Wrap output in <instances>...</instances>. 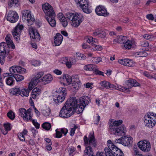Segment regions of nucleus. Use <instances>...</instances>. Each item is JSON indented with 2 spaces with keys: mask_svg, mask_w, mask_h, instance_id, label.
Masks as SVG:
<instances>
[{
  "mask_svg": "<svg viewBox=\"0 0 156 156\" xmlns=\"http://www.w3.org/2000/svg\"><path fill=\"white\" fill-rule=\"evenodd\" d=\"M11 74L17 82L21 81L24 79V76L21 75L14 73Z\"/></svg>",
  "mask_w": 156,
  "mask_h": 156,
  "instance_id": "72a5a7b5",
  "label": "nucleus"
},
{
  "mask_svg": "<svg viewBox=\"0 0 156 156\" xmlns=\"http://www.w3.org/2000/svg\"><path fill=\"white\" fill-rule=\"evenodd\" d=\"M13 77L11 74L9 77L6 79V84L9 86H12L14 85V80L13 78Z\"/></svg>",
  "mask_w": 156,
  "mask_h": 156,
  "instance_id": "473e14b6",
  "label": "nucleus"
},
{
  "mask_svg": "<svg viewBox=\"0 0 156 156\" xmlns=\"http://www.w3.org/2000/svg\"><path fill=\"white\" fill-rule=\"evenodd\" d=\"M137 145L139 149L144 152H148L151 150V144L148 141L141 140L138 142Z\"/></svg>",
  "mask_w": 156,
  "mask_h": 156,
  "instance_id": "f8f14e48",
  "label": "nucleus"
},
{
  "mask_svg": "<svg viewBox=\"0 0 156 156\" xmlns=\"http://www.w3.org/2000/svg\"><path fill=\"white\" fill-rule=\"evenodd\" d=\"M66 89L65 88H59L58 92L53 95V99L56 104L61 103L64 100L66 95Z\"/></svg>",
  "mask_w": 156,
  "mask_h": 156,
  "instance_id": "39448f33",
  "label": "nucleus"
},
{
  "mask_svg": "<svg viewBox=\"0 0 156 156\" xmlns=\"http://www.w3.org/2000/svg\"><path fill=\"white\" fill-rule=\"evenodd\" d=\"M62 62L66 64L68 68L71 67L72 66L76 63V60L74 58L69 57H64L61 59Z\"/></svg>",
  "mask_w": 156,
  "mask_h": 156,
  "instance_id": "f3484780",
  "label": "nucleus"
},
{
  "mask_svg": "<svg viewBox=\"0 0 156 156\" xmlns=\"http://www.w3.org/2000/svg\"><path fill=\"white\" fill-rule=\"evenodd\" d=\"M71 78L72 79V84L73 87V88H75L79 87L81 84V83L79 79L78 75H73Z\"/></svg>",
  "mask_w": 156,
  "mask_h": 156,
  "instance_id": "412c9836",
  "label": "nucleus"
},
{
  "mask_svg": "<svg viewBox=\"0 0 156 156\" xmlns=\"http://www.w3.org/2000/svg\"><path fill=\"white\" fill-rule=\"evenodd\" d=\"M122 144L124 146H126L131 144L133 141V139L131 137H128L126 136L122 137Z\"/></svg>",
  "mask_w": 156,
  "mask_h": 156,
  "instance_id": "cd10ccee",
  "label": "nucleus"
},
{
  "mask_svg": "<svg viewBox=\"0 0 156 156\" xmlns=\"http://www.w3.org/2000/svg\"><path fill=\"white\" fill-rule=\"evenodd\" d=\"M144 76L149 79H152L153 78L152 76L150 75L147 72H145L144 73Z\"/></svg>",
  "mask_w": 156,
  "mask_h": 156,
  "instance_id": "0e129e2a",
  "label": "nucleus"
},
{
  "mask_svg": "<svg viewBox=\"0 0 156 156\" xmlns=\"http://www.w3.org/2000/svg\"><path fill=\"white\" fill-rule=\"evenodd\" d=\"M20 0H10L8 2V5L10 7L16 6L17 7L19 5Z\"/></svg>",
  "mask_w": 156,
  "mask_h": 156,
  "instance_id": "c9c22d12",
  "label": "nucleus"
},
{
  "mask_svg": "<svg viewBox=\"0 0 156 156\" xmlns=\"http://www.w3.org/2000/svg\"><path fill=\"white\" fill-rule=\"evenodd\" d=\"M18 136L20 141H25V139L24 137V135H23L22 133H19L18 135Z\"/></svg>",
  "mask_w": 156,
  "mask_h": 156,
  "instance_id": "13d9d810",
  "label": "nucleus"
},
{
  "mask_svg": "<svg viewBox=\"0 0 156 156\" xmlns=\"http://www.w3.org/2000/svg\"><path fill=\"white\" fill-rule=\"evenodd\" d=\"M125 48L128 49H130L133 45V42L132 41L128 40L127 39V41L124 44Z\"/></svg>",
  "mask_w": 156,
  "mask_h": 156,
  "instance_id": "58836bf2",
  "label": "nucleus"
},
{
  "mask_svg": "<svg viewBox=\"0 0 156 156\" xmlns=\"http://www.w3.org/2000/svg\"><path fill=\"white\" fill-rule=\"evenodd\" d=\"M41 88L36 87L34 88L32 90L31 93V97L30 98V102H33V101L32 98L34 99H36L38 98L39 95L41 94Z\"/></svg>",
  "mask_w": 156,
  "mask_h": 156,
  "instance_id": "aec40b11",
  "label": "nucleus"
},
{
  "mask_svg": "<svg viewBox=\"0 0 156 156\" xmlns=\"http://www.w3.org/2000/svg\"><path fill=\"white\" fill-rule=\"evenodd\" d=\"M6 53L0 52V63L1 65H3L5 62V55Z\"/></svg>",
  "mask_w": 156,
  "mask_h": 156,
  "instance_id": "ea45409f",
  "label": "nucleus"
},
{
  "mask_svg": "<svg viewBox=\"0 0 156 156\" xmlns=\"http://www.w3.org/2000/svg\"><path fill=\"white\" fill-rule=\"evenodd\" d=\"M53 72L54 73L58 75H61L62 73V71L58 69H55L53 70Z\"/></svg>",
  "mask_w": 156,
  "mask_h": 156,
  "instance_id": "774afa93",
  "label": "nucleus"
},
{
  "mask_svg": "<svg viewBox=\"0 0 156 156\" xmlns=\"http://www.w3.org/2000/svg\"><path fill=\"white\" fill-rule=\"evenodd\" d=\"M127 38L126 36H120L119 38L117 39H115L114 40V42H117L119 43H123L127 41Z\"/></svg>",
  "mask_w": 156,
  "mask_h": 156,
  "instance_id": "7c9ffc66",
  "label": "nucleus"
},
{
  "mask_svg": "<svg viewBox=\"0 0 156 156\" xmlns=\"http://www.w3.org/2000/svg\"><path fill=\"white\" fill-rule=\"evenodd\" d=\"M109 84L110 83L109 82L105 80L101 81L99 83V84L101 86L106 89H108Z\"/></svg>",
  "mask_w": 156,
  "mask_h": 156,
  "instance_id": "79ce46f5",
  "label": "nucleus"
},
{
  "mask_svg": "<svg viewBox=\"0 0 156 156\" xmlns=\"http://www.w3.org/2000/svg\"><path fill=\"white\" fill-rule=\"evenodd\" d=\"M26 70L20 66H14L9 69V71L11 73H16L23 74L26 73Z\"/></svg>",
  "mask_w": 156,
  "mask_h": 156,
  "instance_id": "6ab92c4d",
  "label": "nucleus"
},
{
  "mask_svg": "<svg viewBox=\"0 0 156 156\" xmlns=\"http://www.w3.org/2000/svg\"><path fill=\"white\" fill-rule=\"evenodd\" d=\"M58 129H57L56 130V137L57 138H60L62 136V134L60 130H57Z\"/></svg>",
  "mask_w": 156,
  "mask_h": 156,
  "instance_id": "4d7b16f0",
  "label": "nucleus"
},
{
  "mask_svg": "<svg viewBox=\"0 0 156 156\" xmlns=\"http://www.w3.org/2000/svg\"><path fill=\"white\" fill-rule=\"evenodd\" d=\"M19 16L18 14L15 11L10 10L7 16V20L10 23H14L18 20Z\"/></svg>",
  "mask_w": 156,
  "mask_h": 156,
  "instance_id": "dca6fc26",
  "label": "nucleus"
},
{
  "mask_svg": "<svg viewBox=\"0 0 156 156\" xmlns=\"http://www.w3.org/2000/svg\"><path fill=\"white\" fill-rule=\"evenodd\" d=\"M11 124L10 123H7L4 124V126L5 129L7 130H10L11 129L10 128Z\"/></svg>",
  "mask_w": 156,
  "mask_h": 156,
  "instance_id": "052dcab7",
  "label": "nucleus"
},
{
  "mask_svg": "<svg viewBox=\"0 0 156 156\" xmlns=\"http://www.w3.org/2000/svg\"><path fill=\"white\" fill-rule=\"evenodd\" d=\"M6 44L2 42L0 43V52H5L6 53V50L5 47V45L4 44Z\"/></svg>",
  "mask_w": 156,
  "mask_h": 156,
  "instance_id": "8fccbe9b",
  "label": "nucleus"
},
{
  "mask_svg": "<svg viewBox=\"0 0 156 156\" xmlns=\"http://www.w3.org/2000/svg\"><path fill=\"white\" fill-rule=\"evenodd\" d=\"M87 42L91 45V48L93 50L101 51L102 49V47L99 45H97V40L95 38H94L91 36L88 37H87Z\"/></svg>",
  "mask_w": 156,
  "mask_h": 156,
  "instance_id": "2eb2a0df",
  "label": "nucleus"
},
{
  "mask_svg": "<svg viewBox=\"0 0 156 156\" xmlns=\"http://www.w3.org/2000/svg\"><path fill=\"white\" fill-rule=\"evenodd\" d=\"M92 61L94 63H98L102 61V59L99 57H95L93 58Z\"/></svg>",
  "mask_w": 156,
  "mask_h": 156,
  "instance_id": "3c124183",
  "label": "nucleus"
},
{
  "mask_svg": "<svg viewBox=\"0 0 156 156\" xmlns=\"http://www.w3.org/2000/svg\"><path fill=\"white\" fill-rule=\"evenodd\" d=\"M22 20L23 21H27L28 26H30L34 23L35 19L29 10H25L22 12Z\"/></svg>",
  "mask_w": 156,
  "mask_h": 156,
  "instance_id": "9d476101",
  "label": "nucleus"
},
{
  "mask_svg": "<svg viewBox=\"0 0 156 156\" xmlns=\"http://www.w3.org/2000/svg\"><path fill=\"white\" fill-rule=\"evenodd\" d=\"M122 123V120L114 121L113 119H110L109 122V131L110 133L119 136L125 135L126 132L125 126L122 125L118 127Z\"/></svg>",
  "mask_w": 156,
  "mask_h": 156,
  "instance_id": "f03ea898",
  "label": "nucleus"
},
{
  "mask_svg": "<svg viewBox=\"0 0 156 156\" xmlns=\"http://www.w3.org/2000/svg\"><path fill=\"white\" fill-rule=\"evenodd\" d=\"M107 144L108 147L105 148L104 150L107 156H124L122 151L115 145L111 140H108Z\"/></svg>",
  "mask_w": 156,
  "mask_h": 156,
  "instance_id": "20e7f679",
  "label": "nucleus"
},
{
  "mask_svg": "<svg viewBox=\"0 0 156 156\" xmlns=\"http://www.w3.org/2000/svg\"><path fill=\"white\" fill-rule=\"evenodd\" d=\"M78 102L76 97H72L68 99L65 103V104L69 106V107L72 108L73 112H75V110L78 112L79 110V104H78Z\"/></svg>",
  "mask_w": 156,
  "mask_h": 156,
  "instance_id": "ddd939ff",
  "label": "nucleus"
},
{
  "mask_svg": "<svg viewBox=\"0 0 156 156\" xmlns=\"http://www.w3.org/2000/svg\"><path fill=\"white\" fill-rule=\"evenodd\" d=\"M84 69L87 71H94L96 70V67L95 65L93 64H88L84 66Z\"/></svg>",
  "mask_w": 156,
  "mask_h": 156,
  "instance_id": "2f4dec72",
  "label": "nucleus"
},
{
  "mask_svg": "<svg viewBox=\"0 0 156 156\" xmlns=\"http://www.w3.org/2000/svg\"><path fill=\"white\" fill-rule=\"evenodd\" d=\"M78 7L82 9L83 11L86 13H90L92 12L90 7H89L87 0H75Z\"/></svg>",
  "mask_w": 156,
  "mask_h": 156,
  "instance_id": "6e6552de",
  "label": "nucleus"
},
{
  "mask_svg": "<svg viewBox=\"0 0 156 156\" xmlns=\"http://www.w3.org/2000/svg\"><path fill=\"white\" fill-rule=\"evenodd\" d=\"M141 46L144 47H146L149 46V43L147 41L142 42L141 44Z\"/></svg>",
  "mask_w": 156,
  "mask_h": 156,
  "instance_id": "338daca9",
  "label": "nucleus"
},
{
  "mask_svg": "<svg viewBox=\"0 0 156 156\" xmlns=\"http://www.w3.org/2000/svg\"><path fill=\"white\" fill-rule=\"evenodd\" d=\"M65 80L68 84H70L72 82V79L69 75L67 74L65 76Z\"/></svg>",
  "mask_w": 156,
  "mask_h": 156,
  "instance_id": "603ef678",
  "label": "nucleus"
},
{
  "mask_svg": "<svg viewBox=\"0 0 156 156\" xmlns=\"http://www.w3.org/2000/svg\"><path fill=\"white\" fill-rule=\"evenodd\" d=\"M77 128V126L76 125H75L73 127V128H71V130L70 131V135L71 136H73L74 134L75 133V132Z\"/></svg>",
  "mask_w": 156,
  "mask_h": 156,
  "instance_id": "6e6d98bb",
  "label": "nucleus"
},
{
  "mask_svg": "<svg viewBox=\"0 0 156 156\" xmlns=\"http://www.w3.org/2000/svg\"><path fill=\"white\" fill-rule=\"evenodd\" d=\"M93 34L94 36H97L101 38H103L106 36L105 32L101 30H96L94 32Z\"/></svg>",
  "mask_w": 156,
  "mask_h": 156,
  "instance_id": "c756f323",
  "label": "nucleus"
},
{
  "mask_svg": "<svg viewBox=\"0 0 156 156\" xmlns=\"http://www.w3.org/2000/svg\"><path fill=\"white\" fill-rule=\"evenodd\" d=\"M19 115L23 119L26 121L31 120L32 118V116L30 115L28 116V113L27 111L25 108H21L19 109Z\"/></svg>",
  "mask_w": 156,
  "mask_h": 156,
  "instance_id": "4be33fe9",
  "label": "nucleus"
},
{
  "mask_svg": "<svg viewBox=\"0 0 156 156\" xmlns=\"http://www.w3.org/2000/svg\"><path fill=\"white\" fill-rule=\"evenodd\" d=\"M10 34L7 35L5 38L6 41L8 46L9 48L14 49L15 47V45L12 40L10 38Z\"/></svg>",
  "mask_w": 156,
  "mask_h": 156,
  "instance_id": "c85d7f7f",
  "label": "nucleus"
},
{
  "mask_svg": "<svg viewBox=\"0 0 156 156\" xmlns=\"http://www.w3.org/2000/svg\"><path fill=\"white\" fill-rule=\"evenodd\" d=\"M43 74V72H39L36 75L34 78V80L37 83H41V80L42 79V78H41Z\"/></svg>",
  "mask_w": 156,
  "mask_h": 156,
  "instance_id": "4c0bfd02",
  "label": "nucleus"
},
{
  "mask_svg": "<svg viewBox=\"0 0 156 156\" xmlns=\"http://www.w3.org/2000/svg\"><path fill=\"white\" fill-rule=\"evenodd\" d=\"M32 65L35 66H37L40 65V62L38 61L34 60L31 62Z\"/></svg>",
  "mask_w": 156,
  "mask_h": 156,
  "instance_id": "680f3d73",
  "label": "nucleus"
},
{
  "mask_svg": "<svg viewBox=\"0 0 156 156\" xmlns=\"http://www.w3.org/2000/svg\"><path fill=\"white\" fill-rule=\"evenodd\" d=\"M57 17L64 27L68 25V22L66 17L62 13H59L57 15Z\"/></svg>",
  "mask_w": 156,
  "mask_h": 156,
  "instance_id": "a878e982",
  "label": "nucleus"
},
{
  "mask_svg": "<svg viewBox=\"0 0 156 156\" xmlns=\"http://www.w3.org/2000/svg\"><path fill=\"white\" fill-rule=\"evenodd\" d=\"M59 130L61 132L62 134H64V136H66L68 132V130L64 128L59 129Z\"/></svg>",
  "mask_w": 156,
  "mask_h": 156,
  "instance_id": "bf43d9fd",
  "label": "nucleus"
},
{
  "mask_svg": "<svg viewBox=\"0 0 156 156\" xmlns=\"http://www.w3.org/2000/svg\"><path fill=\"white\" fill-rule=\"evenodd\" d=\"M128 59H119V63L124 66H126L127 62L128 61Z\"/></svg>",
  "mask_w": 156,
  "mask_h": 156,
  "instance_id": "864d4df0",
  "label": "nucleus"
},
{
  "mask_svg": "<svg viewBox=\"0 0 156 156\" xmlns=\"http://www.w3.org/2000/svg\"><path fill=\"white\" fill-rule=\"evenodd\" d=\"M144 38L147 40L151 41L153 38V36L148 34H144L143 36Z\"/></svg>",
  "mask_w": 156,
  "mask_h": 156,
  "instance_id": "5fc2aeb1",
  "label": "nucleus"
},
{
  "mask_svg": "<svg viewBox=\"0 0 156 156\" xmlns=\"http://www.w3.org/2000/svg\"><path fill=\"white\" fill-rule=\"evenodd\" d=\"M76 150L75 147H70L69 148L68 152L69 155L70 156H73L74 154V153L75 152Z\"/></svg>",
  "mask_w": 156,
  "mask_h": 156,
  "instance_id": "a18cd8bd",
  "label": "nucleus"
},
{
  "mask_svg": "<svg viewBox=\"0 0 156 156\" xmlns=\"http://www.w3.org/2000/svg\"><path fill=\"white\" fill-rule=\"evenodd\" d=\"M74 20H78L77 23L75 22H74V27H77L80 25L83 20V16L80 13H75Z\"/></svg>",
  "mask_w": 156,
  "mask_h": 156,
  "instance_id": "b1692460",
  "label": "nucleus"
},
{
  "mask_svg": "<svg viewBox=\"0 0 156 156\" xmlns=\"http://www.w3.org/2000/svg\"><path fill=\"white\" fill-rule=\"evenodd\" d=\"M144 118V122L146 123L145 126L150 128L154 127L156 123V114L153 112H148Z\"/></svg>",
  "mask_w": 156,
  "mask_h": 156,
  "instance_id": "0eeeda50",
  "label": "nucleus"
},
{
  "mask_svg": "<svg viewBox=\"0 0 156 156\" xmlns=\"http://www.w3.org/2000/svg\"><path fill=\"white\" fill-rule=\"evenodd\" d=\"M63 40V36L60 33H57L54 37V43L55 46L61 44Z\"/></svg>",
  "mask_w": 156,
  "mask_h": 156,
  "instance_id": "bb28decb",
  "label": "nucleus"
},
{
  "mask_svg": "<svg viewBox=\"0 0 156 156\" xmlns=\"http://www.w3.org/2000/svg\"><path fill=\"white\" fill-rule=\"evenodd\" d=\"M43 10L45 14V17L51 26L54 27L56 25L55 19V14L52 7L48 3H46L42 5Z\"/></svg>",
  "mask_w": 156,
  "mask_h": 156,
  "instance_id": "7ed1b4c3",
  "label": "nucleus"
},
{
  "mask_svg": "<svg viewBox=\"0 0 156 156\" xmlns=\"http://www.w3.org/2000/svg\"><path fill=\"white\" fill-rule=\"evenodd\" d=\"M8 117L10 119L13 120L14 119L15 116L14 113L12 111H10L7 114Z\"/></svg>",
  "mask_w": 156,
  "mask_h": 156,
  "instance_id": "c03bdc74",
  "label": "nucleus"
},
{
  "mask_svg": "<svg viewBox=\"0 0 156 156\" xmlns=\"http://www.w3.org/2000/svg\"><path fill=\"white\" fill-rule=\"evenodd\" d=\"M44 115L45 116H49L50 114V110H48L47 111L46 110H44L43 111V112Z\"/></svg>",
  "mask_w": 156,
  "mask_h": 156,
  "instance_id": "69168bd1",
  "label": "nucleus"
},
{
  "mask_svg": "<svg viewBox=\"0 0 156 156\" xmlns=\"http://www.w3.org/2000/svg\"><path fill=\"white\" fill-rule=\"evenodd\" d=\"M80 104L79 106V113L82 112L86 106L88 105L90 101L89 97L87 96H84L80 98Z\"/></svg>",
  "mask_w": 156,
  "mask_h": 156,
  "instance_id": "9b49d317",
  "label": "nucleus"
},
{
  "mask_svg": "<svg viewBox=\"0 0 156 156\" xmlns=\"http://www.w3.org/2000/svg\"><path fill=\"white\" fill-rule=\"evenodd\" d=\"M43 128L46 130H49L51 127V124L49 122H45L43 123L42 125Z\"/></svg>",
  "mask_w": 156,
  "mask_h": 156,
  "instance_id": "37998d69",
  "label": "nucleus"
},
{
  "mask_svg": "<svg viewBox=\"0 0 156 156\" xmlns=\"http://www.w3.org/2000/svg\"><path fill=\"white\" fill-rule=\"evenodd\" d=\"M83 140L84 145L86 147L83 156H94V149L97 144L94 133H90L88 137L85 136Z\"/></svg>",
  "mask_w": 156,
  "mask_h": 156,
  "instance_id": "f257e3e1",
  "label": "nucleus"
},
{
  "mask_svg": "<svg viewBox=\"0 0 156 156\" xmlns=\"http://www.w3.org/2000/svg\"><path fill=\"white\" fill-rule=\"evenodd\" d=\"M137 55L140 57H146L147 55V53L146 51H142L136 53Z\"/></svg>",
  "mask_w": 156,
  "mask_h": 156,
  "instance_id": "09e8293b",
  "label": "nucleus"
},
{
  "mask_svg": "<svg viewBox=\"0 0 156 156\" xmlns=\"http://www.w3.org/2000/svg\"><path fill=\"white\" fill-rule=\"evenodd\" d=\"M95 12L98 16H107L109 15L105 8L103 6L99 5L97 6L95 9Z\"/></svg>",
  "mask_w": 156,
  "mask_h": 156,
  "instance_id": "a211bd4d",
  "label": "nucleus"
},
{
  "mask_svg": "<svg viewBox=\"0 0 156 156\" xmlns=\"http://www.w3.org/2000/svg\"><path fill=\"white\" fill-rule=\"evenodd\" d=\"M29 33L30 37L38 40H40V35L36 30L32 28H30L29 30Z\"/></svg>",
  "mask_w": 156,
  "mask_h": 156,
  "instance_id": "5701e85b",
  "label": "nucleus"
},
{
  "mask_svg": "<svg viewBox=\"0 0 156 156\" xmlns=\"http://www.w3.org/2000/svg\"><path fill=\"white\" fill-rule=\"evenodd\" d=\"M53 80V77L51 74H48L45 75L42 78L41 83L43 85H45L51 82Z\"/></svg>",
  "mask_w": 156,
  "mask_h": 156,
  "instance_id": "393cba45",
  "label": "nucleus"
},
{
  "mask_svg": "<svg viewBox=\"0 0 156 156\" xmlns=\"http://www.w3.org/2000/svg\"><path fill=\"white\" fill-rule=\"evenodd\" d=\"M125 83L127 85L126 87H123L120 85H117V89H115L125 92L128 91L129 90V89L133 87L139 86L140 85V84L135 80L133 79H130L127 80Z\"/></svg>",
  "mask_w": 156,
  "mask_h": 156,
  "instance_id": "423d86ee",
  "label": "nucleus"
},
{
  "mask_svg": "<svg viewBox=\"0 0 156 156\" xmlns=\"http://www.w3.org/2000/svg\"><path fill=\"white\" fill-rule=\"evenodd\" d=\"M76 54L77 56L79 57V59L80 60H84L86 58V56L82 53L77 52Z\"/></svg>",
  "mask_w": 156,
  "mask_h": 156,
  "instance_id": "de8ad7c7",
  "label": "nucleus"
},
{
  "mask_svg": "<svg viewBox=\"0 0 156 156\" xmlns=\"http://www.w3.org/2000/svg\"><path fill=\"white\" fill-rule=\"evenodd\" d=\"M72 109L69 106L65 104L60 111L59 113V116L62 118H67L72 116L74 113Z\"/></svg>",
  "mask_w": 156,
  "mask_h": 156,
  "instance_id": "1a4fd4ad",
  "label": "nucleus"
},
{
  "mask_svg": "<svg viewBox=\"0 0 156 156\" xmlns=\"http://www.w3.org/2000/svg\"><path fill=\"white\" fill-rule=\"evenodd\" d=\"M37 83L36 82L34 79H32L29 84L28 88V90L30 91L34 87V86L36 85Z\"/></svg>",
  "mask_w": 156,
  "mask_h": 156,
  "instance_id": "a19ab883",
  "label": "nucleus"
},
{
  "mask_svg": "<svg viewBox=\"0 0 156 156\" xmlns=\"http://www.w3.org/2000/svg\"><path fill=\"white\" fill-rule=\"evenodd\" d=\"M20 91V95L22 97L25 96L27 97L29 96L30 91L28 90V89L22 88L21 89Z\"/></svg>",
  "mask_w": 156,
  "mask_h": 156,
  "instance_id": "f704fd0d",
  "label": "nucleus"
},
{
  "mask_svg": "<svg viewBox=\"0 0 156 156\" xmlns=\"http://www.w3.org/2000/svg\"><path fill=\"white\" fill-rule=\"evenodd\" d=\"M20 88L18 87H16L15 88L12 89L11 92L13 93L14 95H16L19 94L20 95Z\"/></svg>",
  "mask_w": 156,
  "mask_h": 156,
  "instance_id": "49530a36",
  "label": "nucleus"
},
{
  "mask_svg": "<svg viewBox=\"0 0 156 156\" xmlns=\"http://www.w3.org/2000/svg\"><path fill=\"white\" fill-rule=\"evenodd\" d=\"M75 14L72 12H68L66 13V18L68 21L73 22L74 20V18Z\"/></svg>",
  "mask_w": 156,
  "mask_h": 156,
  "instance_id": "e433bc0d",
  "label": "nucleus"
},
{
  "mask_svg": "<svg viewBox=\"0 0 156 156\" xmlns=\"http://www.w3.org/2000/svg\"><path fill=\"white\" fill-rule=\"evenodd\" d=\"M23 28V25L18 23L12 31L13 37L17 41H19L20 40V35L21 34L22 30Z\"/></svg>",
  "mask_w": 156,
  "mask_h": 156,
  "instance_id": "4468645a",
  "label": "nucleus"
},
{
  "mask_svg": "<svg viewBox=\"0 0 156 156\" xmlns=\"http://www.w3.org/2000/svg\"><path fill=\"white\" fill-rule=\"evenodd\" d=\"M127 63L126 65L125 66H133V61L131 60H130L129 59H128V61L127 62Z\"/></svg>",
  "mask_w": 156,
  "mask_h": 156,
  "instance_id": "e2e57ef3",
  "label": "nucleus"
}]
</instances>
